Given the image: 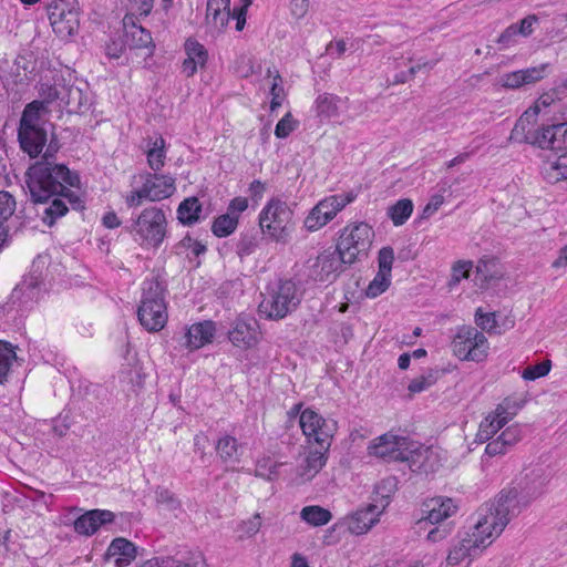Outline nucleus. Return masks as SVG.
<instances>
[{
	"instance_id": "1",
	"label": "nucleus",
	"mask_w": 567,
	"mask_h": 567,
	"mask_svg": "<svg viewBox=\"0 0 567 567\" xmlns=\"http://www.w3.org/2000/svg\"><path fill=\"white\" fill-rule=\"evenodd\" d=\"M59 150L58 138H51L41 159L31 165L25 173L31 200L42 205V210L38 209V214L50 227L69 212L68 204L73 209L84 208L80 196L71 189L80 188V176L65 164L55 162Z\"/></svg>"
},
{
	"instance_id": "2",
	"label": "nucleus",
	"mask_w": 567,
	"mask_h": 567,
	"mask_svg": "<svg viewBox=\"0 0 567 567\" xmlns=\"http://www.w3.org/2000/svg\"><path fill=\"white\" fill-rule=\"evenodd\" d=\"M45 102L32 101L27 104L18 127V141L21 150L31 158L38 157L47 148L53 134V124L45 116L49 114Z\"/></svg>"
},
{
	"instance_id": "3",
	"label": "nucleus",
	"mask_w": 567,
	"mask_h": 567,
	"mask_svg": "<svg viewBox=\"0 0 567 567\" xmlns=\"http://www.w3.org/2000/svg\"><path fill=\"white\" fill-rule=\"evenodd\" d=\"M302 296V290L295 281L279 280L268 289L267 296L259 303V312L267 319H284L298 308Z\"/></svg>"
},
{
	"instance_id": "4",
	"label": "nucleus",
	"mask_w": 567,
	"mask_h": 567,
	"mask_svg": "<svg viewBox=\"0 0 567 567\" xmlns=\"http://www.w3.org/2000/svg\"><path fill=\"white\" fill-rule=\"evenodd\" d=\"M137 318L140 323L151 332L159 331L165 327L167 322L165 288L157 279L144 282Z\"/></svg>"
},
{
	"instance_id": "5",
	"label": "nucleus",
	"mask_w": 567,
	"mask_h": 567,
	"mask_svg": "<svg viewBox=\"0 0 567 567\" xmlns=\"http://www.w3.org/2000/svg\"><path fill=\"white\" fill-rule=\"evenodd\" d=\"M141 246L157 248L167 234V219L164 210L156 206L144 208L131 226L125 227Z\"/></svg>"
},
{
	"instance_id": "6",
	"label": "nucleus",
	"mask_w": 567,
	"mask_h": 567,
	"mask_svg": "<svg viewBox=\"0 0 567 567\" xmlns=\"http://www.w3.org/2000/svg\"><path fill=\"white\" fill-rule=\"evenodd\" d=\"M293 212L286 202L272 197L259 214V226L262 234L277 243H286L293 228Z\"/></svg>"
},
{
	"instance_id": "7",
	"label": "nucleus",
	"mask_w": 567,
	"mask_h": 567,
	"mask_svg": "<svg viewBox=\"0 0 567 567\" xmlns=\"http://www.w3.org/2000/svg\"><path fill=\"white\" fill-rule=\"evenodd\" d=\"M143 177V185L125 197L130 208L141 206L144 200L158 202L168 198L176 190L175 178L171 175L146 173Z\"/></svg>"
},
{
	"instance_id": "8",
	"label": "nucleus",
	"mask_w": 567,
	"mask_h": 567,
	"mask_svg": "<svg viewBox=\"0 0 567 567\" xmlns=\"http://www.w3.org/2000/svg\"><path fill=\"white\" fill-rule=\"evenodd\" d=\"M300 429L309 444H317L319 449L329 451L338 424L332 419H324L311 408L305 409L300 414Z\"/></svg>"
},
{
	"instance_id": "9",
	"label": "nucleus",
	"mask_w": 567,
	"mask_h": 567,
	"mask_svg": "<svg viewBox=\"0 0 567 567\" xmlns=\"http://www.w3.org/2000/svg\"><path fill=\"white\" fill-rule=\"evenodd\" d=\"M78 0H56L48 6V14L54 33L62 40L74 37L80 29Z\"/></svg>"
},
{
	"instance_id": "10",
	"label": "nucleus",
	"mask_w": 567,
	"mask_h": 567,
	"mask_svg": "<svg viewBox=\"0 0 567 567\" xmlns=\"http://www.w3.org/2000/svg\"><path fill=\"white\" fill-rule=\"evenodd\" d=\"M488 341L472 326L458 327L452 340L453 353L461 360L480 362L487 355Z\"/></svg>"
},
{
	"instance_id": "11",
	"label": "nucleus",
	"mask_w": 567,
	"mask_h": 567,
	"mask_svg": "<svg viewBox=\"0 0 567 567\" xmlns=\"http://www.w3.org/2000/svg\"><path fill=\"white\" fill-rule=\"evenodd\" d=\"M372 228L365 223L346 227L338 239L336 248L349 265L361 255H367L373 238Z\"/></svg>"
},
{
	"instance_id": "12",
	"label": "nucleus",
	"mask_w": 567,
	"mask_h": 567,
	"mask_svg": "<svg viewBox=\"0 0 567 567\" xmlns=\"http://www.w3.org/2000/svg\"><path fill=\"white\" fill-rule=\"evenodd\" d=\"M507 524L506 517L501 516L497 511H494L489 503H486L480 507L477 520L470 535L486 548L502 534Z\"/></svg>"
},
{
	"instance_id": "13",
	"label": "nucleus",
	"mask_w": 567,
	"mask_h": 567,
	"mask_svg": "<svg viewBox=\"0 0 567 567\" xmlns=\"http://www.w3.org/2000/svg\"><path fill=\"white\" fill-rule=\"evenodd\" d=\"M53 101H58L59 106L65 109L68 113H84L91 105L86 90L76 85L55 84L48 87L42 102L48 106Z\"/></svg>"
},
{
	"instance_id": "14",
	"label": "nucleus",
	"mask_w": 567,
	"mask_h": 567,
	"mask_svg": "<svg viewBox=\"0 0 567 567\" xmlns=\"http://www.w3.org/2000/svg\"><path fill=\"white\" fill-rule=\"evenodd\" d=\"M539 485L533 491H518V487L511 486L499 492L497 497L489 503L494 511L506 517V522L517 516L532 501L537 498Z\"/></svg>"
},
{
	"instance_id": "15",
	"label": "nucleus",
	"mask_w": 567,
	"mask_h": 567,
	"mask_svg": "<svg viewBox=\"0 0 567 567\" xmlns=\"http://www.w3.org/2000/svg\"><path fill=\"white\" fill-rule=\"evenodd\" d=\"M402 462L408 463L412 472L420 474L433 473L441 465L439 453L434 449L413 441H410Z\"/></svg>"
},
{
	"instance_id": "16",
	"label": "nucleus",
	"mask_w": 567,
	"mask_h": 567,
	"mask_svg": "<svg viewBox=\"0 0 567 567\" xmlns=\"http://www.w3.org/2000/svg\"><path fill=\"white\" fill-rule=\"evenodd\" d=\"M343 265L349 264L337 248L324 250L317 257L310 277L315 281L332 282L343 271Z\"/></svg>"
},
{
	"instance_id": "17",
	"label": "nucleus",
	"mask_w": 567,
	"mask_h": 567,
	"mask_svg": "<svg viewBox=\"0 0 567 567\" xmlns=\"http://www.w3.org/2000/svg\"><path fill=\"white\" fill-rule=\"evenodd\" d=\"M410 440L404 436L385 433L369 447L370 453L386 462H402Z\"/></svg>"
},
{
	"instance_id": "18",
	"label": "nucleus",
	"mask_w": 567,
	"mask_h": 567,
	"mask_svg": "<svg viewBox=\"0 0 567 567\" xmlns=\"http://www.w3.org/2000/svg\"><path fill=\"white\" fill-rule=\"evenodd\" d=\"M530 144L543 150L563 151L567 147V122L534 130Z\"/></svg>"
},
{
	"instance_id": "19",
	"label": "nucleus",
	"mask_w": 567,
	"mask_h": 567,
	"mask_svg": "<svg viewBox=\"0 0 567 567\" xmlns=\"http://www.w3.org/2000/svg\"><path fill=\"white\" fill-rule=\"evenodd\" d=\"M477 542L466 533L461 540L451 547L446 558L447 565L451 567H468L484 549Z\"/></svg>"
},
{
	"instance_id": "20",
	"label": "nucleus",
	"mask_w": 567,
	"mask_h": 567,
	"mask_svg": "<svg viewBox=\"0 0 567 567\" xmlns=\"http://www.w3.org/2000/svg\"><path fill=\"white\" fill-rule=\"evenodd\" d=\"M258 328L259 324L255 318L239 317L229 330L228 338L238 348H252L258 342Z\"/></svg>"
},
{
	"instance_id": "21",
	"label": "nucleus",
	"mask_w": 567,
	"mask_h": 567,
	"mask_svg": "<svg viewBox=\"0 0 567 567\" xmlns=\"http://www.w3.org/2000/svg\"><path fill=\"white\" fill-rule=\"evenodd\" d=\"M216 332L215 323L210 320H205L192 324L184 332L181 344L188 350H197L213 341Z\"/></svg>"
},
{
	"instance_id": "22",
	"label": "nucleus",
	"mask_w": 567,
	"mask_h": 567,
	"mask_svg": "<svg viewBox=\"0 0 567 567\" xmlns=\"http://www.w3.org/2000/svg\"><path fill=\"white\" fill-rule=\"evenodd\" d=\"M423 512L426 513L425 517L417 520V525L426 523L437 524L456 512V505L452 498L449 497H434L425 502Z\"/></svg>"
},
{
	"instance_id": "23",
	"label": "nucleus",
	"mask_w": 567,
	"mask_h": 567,
	"mask_svg": "<svg viewBox=\"0 0 567 567\" xmlns=\"http://www.w3.org/2000/svg\"><path fill=\"white\" fill-rule=\"evenodd\" d=\"M114 517L111 511L92 509L75 519L74 530L78 534L91 536L104 524L112 523Z\"/></svg>"
},
{
	"instance_id": "24",
	"label": "nucleus",
	"mask_w": 567,
	"mask_h": 567,
	"mask_svg": "<svg viewBox=\"0 0 567 567\" xmlns=\"http://www.w3.org/2000/svg\"><path fill=\"white\" fill-rule=\"evenodd\" d=\"M380 514L381 511L377 504H369L358 509L347 519L349 532L354 535L365 534L379 520Z\"/></svg>"
},
{
	"instance_id": "25",
	"label": "nucleus",
	"mask_w": 567,
	"mask_h": 567,
	"mask_svg": "<svg viewBox=\"0 0 567 567\" xmlns=\"http://www.w3.org/2000/svg\"><path fill=\"white\" fill-rule=\"evenodd\" d=\"M322 449L309 451L306 457L297 465L296 476L298 483L311 481L326 465L327 456Z\"/></svg>"
},
{
	"instance_id": "26",
	"label": "nucleus",
	"mask_w": 567,
	"mask_h": 567,
	"mask_svg": "<svg viewBox=\"0 0 567 567\" xmlns=\"http://www.w3.org/2000/svg\"><path fill=\"white\" fill-rule=\"evenodd\" d=\"M136 546L124 537L114 538L106 551V557L113 560L116 567H126L136 558Z\"/></svg>"
},
{
	"instance_id": "27",
	"label": "nucleus",
	"mask_w": 567,
	"mask_h": 567,
	"mask_svg": "<svg viewBox=\"0 0 567 567\" xmlns=\"http://www.w3.org/2000/svg\"><path fill=\"white\" fill-rule=\"evenodd\" d=\"M354 197L355 196L352 193L328 196L316 205L317 213H321L324 220L330 221L340 210L353 202Z\"/></svg>"
},
{
	"instance_id": "28",
	"label": "nucleus",
	"mask_w": 567,
	"mask_h": 567,
	"mask_svg": "<svg viewBox=\"0 0 567 567\" xmlns=\"http://www.w3.org/2000/svg\"><path fill=\"white\" fill-rule=\"evenodd\" d=\"M537 116V110H527L515 123L509 138L518 143L530 144L534 133V122Z\"/></svg>"
},
{
	"instance_id": "29",
	"label": "nucleus",
	"mask_w": 567,
	"mask_h": 567,
	"mask_svg": "<svg viewBox=\"0 0 567 567\" xmlns=\"http://www.w3.org/2000/svg\"><path fill=\"white\" fill-rule=\"evenodd\" d=\"M206 18L215 27H225L230 18V0H208Z\"/></svg>"
},
{
	"instance_id": "30",
	"label": "nucleus",
	"mask_w": 567,
	"mask_h": 567,
	"mask_svg": "<svg viewBox=\"0 0 567 567\" xmlns=\"http://www.w3.org/2000/svg\"><path fill=\"white\" fill-rule=\"evenodd\" d=\"M202 204L197 197L185 198L177 208V219L185 226H192L199 221Z\"/></svg>"
},
{
	"instance_id": "31",
	"label": "nucleus",
	"mask_w": 567,
	"mask_h": 567,
	"mask_svg": "<svg viewBox=\"0 0 567 567\" xmlns=\"http://www.w3.org/2000/svg\"><path fill=\"white\" fill-rule=\"evenodd\" d=\"M340 103H342L341 97L331 93H322L315 101V110L320 117H334L339 114Z\"/></svg>"
},
{
	"instance_id": "32",
	"label": "nucleus",
	"mask_w": 567,
	"mask_h": 567,
	"mask_svg": "<svg viewBox=\"0 0 567 567\" xmlns=\"http://www.w3.org/2000/svg\"><path fill=\"white\" fill-rule=\"evenodd\" d=\"M148 150L146 151L147 164L151 169L158 172L165 164L166 150L165 140L162 136L156 137L154 141H148Z\"/></svg>"
},
{
	"instance_id": "33",
	"label": "nucleus",
	"mask_w": 567,
	"mask_h": 567,
	"mask_svg": "<svg viewBox=\"0 0 567 567\" xmlns=\"http://www.w3.org/2000/svg\"><path fill=\"white\" fill-rule=\"evenodd\" d=\"M239 447L236 437L231 435H224L216 444L217 454L225 463L239 462Z\"/></svg>"
},
{
	"instance_id": "34",
	"label": "nucleus",
	"mask_w": 567,
	"mask_h": 567,
	"mask_svg": "<svg viewBox=\"0 0 567 567\" xmlns=\"http://www.w3.org/2000/svg\"><path fill=\"white\" fill-rule=\"evenodd\" d=\"M508 421L506 416L498 415V412H494L493 415L485 417L477 432V437L481 442L491 440Z\"/></svg>"
},
{
	"instance_id": "35",
	"label": "nucleus",
	"mask_w": 567,
	"mask_h": 567,
	"mask_svg": "<svg viewBox=\"0 0 567 567\" xmlns=\"http://www.w3.org/2000/svg\"><path fill=\"white\" fill-rule=\"evenodd\" d=\"M443 375V371L439 369H429L424 371L421 375L414 378L409 386L408 390L410 393H421L427 389H430L432 385H434L437 380Z\"/></svg>"
},
{
	"instance_id": "36",
	"label": "nucleus",
	"mask_w": 567,
	"mask_h": 567,
	"mask_svg": "<svg viewBox=\"0 0 567 567\" xmlns=\"http://www.w3.org/2000/svg\"><path fill=\"white\" fill-rule=\"evenodd\" d=\"M17 360L14 347L8 341H0V384L8 381L13 362Z\"/></svg>"
},
{
	"instance_id": "37",
	"label": "nucleus",
	"mask_w": 567,
	"mask_h": 567,
	"mask_svg": "<svg viewBox=\"0 0 567 567\" xmlns=\"http://www.w3.org/2000/svg\"><path fill=\"white\" fill-rule=\"evenodd\" d=\"M561 154L545 169V177L549 183L567 179V147H563Z\"/></svg>"
},
{
	"instance_id": "38",
	"label": "nucleus",
	"mask_w": 567,
	"mask_h": 567,
	"mask_svg": "<svg viewBox=\"0 0 567 567\" xmlns=\"http://www.w3.org/2000/svg\"><path fill=\"white\" fill-rule=\"evenodd\" d=\"M413 203L409 198L399 199L394 205L388 208V216L394 226L403 225L413 213Z\"/></svg>"
},
{
	"instance_id": "39",
	"label": "nucleus",
	"mask_w": 567,
	"mask_h": 567,
	"mask_svg": "<svg viewBox=\"0 0 567 567\" xmlns=\"http://www.w3.org/2000/svg\"><path fill=\"white\" fill-rule=\"evenodd\" d=\"M300 517L312 526H322L331 520L332 514L323 507L312 505L303 507Z\"/></svg>"
},
{
	"instance_id": "40",
	"label": "nucleus",
	"mask_w": 567,
	"mask_h": 567,
	"mask_svg": "<svg viewBox=\"0 0 567 567\" xmlns=\"http://www.w3.org/2000/svg\"><path fill=\"white\" fill-rule=\"evenodd\" d=\"M237 226L238 216L226 213L214 220L212 231L217 237H227L236 230Z\"/></svg>"
},
{
	"instance_id": "41",
	"label": "nucleus",
	"mask_w": 567,
	"mask_h": 567,
	"mask_svg": "<svg viewBox=\"0 0 567 567\" xmlns=\"http://www.w3.org/2000/svg\"><path fill=\"white\" fill-rule=\"evenodd\" d=\"M267 76L272 78V83L270 86V109L271 111H275L277 107L281 106L286 96L282 85L284 81L279 72L277 70H271L270 68L267 69Z\"/></svg>"
},
{
	"instance_id": "42",
	"label": "nucleus",
	"mask_w": 567,
	"mask_h": 567,
	"mask_svg": "<svg viewBox=\"0 0 567 567\" xmlns=\"http://www.w3.org/2000/svg\"><path fill=\"white\" fill-rule=\"evenodd\" d=\"M152 42L151 33L142 27L133 25L130 32L125 34V44L130 48H148Z\"/></svg>"
},
{
	"instance_id": "43",
	"label": "nucleus",
	"mask_w": 567,
	"mask_h": 567,
	"mask_svg": "<svg viewBox=\"0 0 567 567\" xmlns=\"http://www.w3.org/2000/svg\"><path fill=\"white\" fill-rule=\"evenodd\" d=\"M186 56L199 63V68H204L208 60V52L205 47L195 39H187L184 44Z\"/></svg>"
},
{
	"instance_id": "44",
	"label": "nucleus",
	"mask_w": 567,
	"mask_h": 567,
	"mask_svg": "<svg viewBox=\"0 0 567 567\" xmlns=\"http://www.w3.org/2000/svg\"><path fill=\"white\" fill-rule=\"evenodd\" d=\"M526 403L525 398L507 396L496 408L498 415L506 416L509 422Z\"/></svg>"
},
{
	"instance_id": "45",
	"label": "nucleus",
	"mask_w": 567,
	"mask_h": 567,
	"mask_svg": "<svg viewBox=\"0 0 567 567\" xmlns=\"http://www.w3.org/2000/svg\"><path fill=\"white\" fill-rule=\"evenodd\" d=\"M141 567H205V564L202 560L185 563L173 557H154L146 560Z\"/></svg>"
},
{
	"instance_id": "46",
	"label": "nucleus",
	"mask_w": 567,
	"mask_h": 567,
	"mask_svg": "<svg viewBox=\"0 0 567 567\" xmlns=\"http://www.w3.org/2000/svg\"><path fill=\"white\" fill-rule=\"evenodd\" d=\"M395 491H396V478L395 477H386L375 485L374 493H375L377 497L380 498V504L382 506V509H384L389 505L390 498L395 493Z\"/></svg>"
},
{
	"instance_id": "47",
	"label": "nucleus",
	"mask_w": 567,
	"mask_h": 567,
	"mask_svg": "<svg viewBox=\"0 0 567 567\" xmlns=\"http://www.w3.org/2000/svg\"><path fill=\"white\" fill-rule=\"evenodd\" d=\"M391 275L378 271L374 279L369 284L365 295L369 298H375L383 293L390 286Z\"/></svg>"
},
{
	"instance_id": "48",
	"label": "nucleus",
	"mask_w": 567,
	"mask_h": 567,
	"mask_svg": "<svg viewBox=\"0 0 567 567\" xmlns=\"http://www.w3.org/2000/svg\"><path fill=\"white\" fill-rule=\"evenodd\" d=\"M259 238L255 233L241 234L236 245V252L240 258L251 255L258 247Z\"/></svg>"
},
{
	"instance_id": "49",
	"label": "nucleus",
	"mask_w": 567,
	"mask_h": 567,
	"mask_svg": "<svg viewBox=\"0 0 567 567\" xmlns=\"http://www.w3.org/2000/svg\"><path fill=\"white\" fill-rule=\"evenodd\" d=\"M540 472L542 470H534L530 474H526L524 480H522L515 487H518V491H533L537 485H539V489L537 492L538 497L543 493L546 484V480L543 477Z\"/></svg>"
},
{
	"instance_id": "50",
	"label": "nucleus",
	"mask_w": 567,
	"mask_h": 567,
	"mask_svg": "<svg viewBox=\"0 0 567 567\" xmlns=\"http://www.w3.org/2000/svg\"><path fill=\"white\" fill-rule=\"evenodd\" d=\"M155 495L157 503L162 505L165 509L169 512H175L181 508L179 499L168 488L157 487Z\"/></svg>"
},
{
	"instance_id": "51",
	"label": "nucleus",
	"mask_w": 567,
	"mask_h": 567,
	"mask_svg": "<svg viewBox=\"0 0 567 567\" xmlns=\"http://www.w3.org/2000/svg\"><path fill=\"white\" fill-rule=\"evenodd\" d=\"M475 323L488 333H499L495 313H484L481 308L475 312Z\"/></svg>"
},
{
	"instance_id": "52",
	"label": "nucleus",
	"mask_w": 567,
	"mask_h": 567,
	"mask_svg": "<svg viewBox=\"0 0 567 567\" xmlns=\"http://www.w3.org/2000/svg\"><path fill=\"white\" fill-rule=\"evenodd\" d=\"M16 200L8 192H0V227L13 215Z\"/></svg>"
},
{
	"instance_id": "53",
	"label": "nucleus",
	"mask_w": 567,
	"mask_h": 567,
	"mask_svg": "<svg viewBox=\"0 0 567 567\" xmlns=\"http://www.w3.org/2000/svg\"><path fill=\"white\" fill-rule=\"evenodd\" d=\"M550 367L551 364L549 360L542 361L540 363L534 365H528L523 370L522 378L528 381H534L538 378L547 375L550 371Z\"/></svg>"
},
{
	"instance_id": "54",
	"label": "nucleus",
	"mask_w": 567,
	"mask_h": 567,
	"mask_svg": "<svg viewBox=\"0 0 567 567\" xmlns=\"http://www.w3.org/2000/svg\"><path fill=\"white\" fill-rule=\"evenodd\" d=\"M261 527L260 514H255L251 518L241 522L238 525L237 532L240 533L239 537H251L256 535Z\"/></svg>"
},
{
	"instance_id": "55",
	"label": "nucleus",
	"mask_w": 567,
	"mask_h": 567,
	"mask_svg": "<svg viewBox=\"0 0 567 567\" xmlns=\"http://www.w3.org/2000/svg\"><path fill=\"white\" fill-rule=\"evenodd\" d=\"M297 122L293 120L291 113H287L276 125L275 135L278 138L288 137L297 127Z\"/></svg>"
},
{
	"instance_id": "56",
	"label": "nucleus",
	"mask_w": 567,
	"mask_h": 567,
	"mask_svg": "<svg viewBox=\"0 0 567 567\" xmlns=\"http://www.w3.org/2000/svg\"><path fill=\"white\" fill-rule=\"evenodd\" d=\"M394 261V250L392 247H383L378 255L379 271L391 275L392 265Z\"/></svg>"
},
{
	"instance_id": "57",
	"label": "nucleus",
	"mask_w": 567,
	"mask_h": 567,
	"mask_svg": "<svg viewBox=\"0 0 567 567\" xmlns=\"http://www.w3.org/2000/svg\"><path fill=\"white\" fill-rule=\"evenodd\" d=\"M508 449H512L523 437L519 425H512L505 429L498 436Z\"/></svg>"
},
{
	"instance_id": "58",
	"label": "nucleus",
	"mask_w": 567,
	"mask_h": 567,
	"mask_svg": "<svg viewBox=\"0 0 567 567\" xmlns=\"http://www.w3.org/2000/svg\"><path fill=\"white\" fill-rule=\"evenodd\" d=\"M328 223L329 221L324 220V217L321 215V213H317V207L315 206L305 219V227L309 231H316L326 226Z\"/></svg>"
},
{
	"instance_id": "59",
	"label": "nucleus",
	"mask_w": 567,
	"mask_h": 567,
	"mask_svg": "<svg viewBox=\"0 0 567 567\" xmlns=\"http://www.w3.org/2000/svg\"><path fill=\"white\" fill-rule=\"evenodd\" d=\"M546 68V64H542L539 66L519 70L524 78V84H530L542 80L545 76Z\"/></svg>"
},
{
	"instance_id": "60",
	"label": "nucleus",
	"mask_w": 567,
	"mask_h": 567,
	"mask_svg": "<svg viewBox=\"0 0 567 567\" xmlns=\"http://www.w3.org/2000/svg\"><path fill=\"white\" fill-rule=\"evenodd\" d=\"M472 267V261H457L453 266L452 282L458 284L462 279L467 278Z\"/></svg>"
},
{
	"instance_id": "61",
	"label": "nucleus",
	"mask_w": 567,
	"mask_h": 567,
	"mask_svg": "<svg viewBox=\"0 0 567 567\" xmlns=\"http://www.w3.org/2000/svg\"><path fill=\"white\" fill-rule=\"evenodd\" d=\"M538 22V18L535 14L527 16L519 23H514L517 33L522 37H528L534 31V24Z\"/></svg>"
},
{
	"instance_id": "62",
	"label": "nucleus",
	"mask_w": 567,
	"mask_h": 567,
	"mask_svg": "<svg viewBox=\"0 0 567 567\" xmlns=\"http://www.w3.org/2000/svg\"><path fill=\"white\" fill-rule=\"evenodd\" d=\"M501 83L504 87L507 89H518L524 85V78L520 74V71H514L511 73H506L501 78Z\"/></svg>"
},
{
	"instance_id": "63",
	"label": "nucleus",
	"mask_w": 567,
	"mask_h": 567,
	"mask_svg": "<svg viewBox=\"0 0 567 567\" xmlns=\"http://www.w3.org/2000/svg\"><path fill=\"white\" fill-rule=\"evenodd\" d=\"M289 10L293 18L302 19L309 10V0H289Z\"/></svg>"
},
{
	"instance_id": "64",
	"label": "nucleus",
	"mask_w": 567,
	"mask_h": 567,
	"mask_svg": "<svg viewBox=\"0 0 567 567\" xmlns=\"http://www.w3.org/2000/svg\"><path fill=\"white\" fill-rule=\"evenodd\" d=\"M179 247L190 249L193 255L198 257L206 251V246L193 239L189 235L185 236L178 244Z\"/></svg>"
}]
</instances>
